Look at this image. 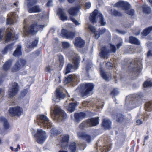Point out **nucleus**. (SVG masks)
<instances>
[{
  "label": "nucleus",
  "instance_id": "nucleus-1",
  "mask_svg": "<svg viewBox=\"0 0 152 152\" xmlns=\"http://www.w3.org/2000/svg\"><path fill=\"white\" fill-rule=\"evenodd\" d=\"M142 98L141 95L138 94H134L127 96L126 102V105L129 107L128 109L131 110L140 104Z\"/></svg>",
  "mask_w": 152,
  "mask_h": 152
},
{
  "label": "nucleus",
  "instance_id": "nucleus-2",
  "mask_svg": "<svg viewBox=\"0 0 152 152\" xmlns=\"http://www.w3.org/2000/svg\"><path fill=\"white\" fill-rule=\"evenodd\" d=\"M51 111H53V115L51 116L52 118L57 121L60 122L65 119L66 117V115L64 111L62 110L58 106L56 105L54 107H51Z\"/></svg>",
  "mask_w": 152,
  "mask_h": 152
},
{
  "label": "nucleus",
  "instance_id": "nucleus-3",
  "mask_svg": "<svg viewBox=\"0 0 152 152\" xmlns=\"http://www.w3.org/2000/svg\"><path fill=\"white\" fill-rule=\"evenodd\" d=\"M35 122L37 123L41 127L49 129L52 126V124L49 118L45 115H38Z\"/></svg>",
  "mask_w": 152,
  "mask_h": 152
},
{
  "label": "nucleus",
  "instance_id": "nucleus-4",
  "mask_svg": "<svg viewBox=\"0 0 152 152\" xmlns=\"http://www.w3.org/2000/svg\"><path fill=\"white\" fill-rule=\"evenodd\" d=\"M94 86V85L92 83H84L80 85V87H78L76 90H79L81 94L82 97H83L90 93L93 90Z\"/></svg>",
  "mask_w": 152,
  "mask_h": 152
},
{
  "label": "nucleus",
  "instance_id": "nucleus-5",
  "mask_svg": "<svg viewBox=\"0 0 152 152\" xmlns=\"http://www.w3.org/2000/svg\"><path fill=\"white\" fill-rule=\"evenodd\" d=\"M99 19V22L101 25L104 26L106 24V22L102 14L98 12L97 10H95L93 13L91 14L89 20L90 21L94 24L96 22L97 20Z\"/></svg>",
  "mask_w": 152,
  "mask_h": 152
},
{
  "label": "nucleus",
  "instance_id": "nucleus-6",
  "mask_svg": "<svg viewBox=\"0 0 152 152\" xmlns=\"http://www.w3.org/2000/svg\"><path fill=\"white\" fill-rule=\"evenodd\" d=\"M99 117L88 119L80 124L79 127L81 129H84L88 127L95 126L99 124Z\"/></svg>",
  "mask_w": 152,
  "mask_h": 152
},
{
  "label": "nucleus",
  "instance_id": "nucleus-7",
  "mask_svg": "<svg viewBox=\"0 0 152 152\" xmlns=\"http://www.w3.org/2000/svg\"><path fill=\"white\" fill-rule=\"evenodd\" d=\"M44 26V25H38L37 23H35L31 26L28 28L24 27V34H34L38 31H42Z\"/></svg>",
  "mask_w": 152,
  "mask_h": 152
},
{
  "label": "nucleus",
  "instance_id": "nucleus-8",
  "mask_svg": "<svg viewBox=\"0 0 152 152\" xmlns=\"http://www.w3.org/2000/svg\"><path fill=\"white\" fill-rule=\"evenodd\" d=\"M114 6L115 7H121L123 10H125V12L130 15H133L134 12L133 9H130V5L129 3L126 2L121 1L115 3Z\"/></svg>",
  "mask_w": 152,
  "mask_h": 152
},
{
  "label": "nucleus",
  "instance_id": "nucleus-9",
  "mask_svg": "<svg viewBox=\"0 0 152 152\" xmlns=\"http://www.w3.org/2000/svg\"><path fill=\"white\" fill-rule=\"evenodd\" d=\"M26 1L28 12L38 13L41 12V9L38 5L33 6L37 3V0H26Z\"/></svg>",
  "mask_w": 152,
  "mask_h": 152
},
{
  "label": "nucleus",
  "instance_id": "nucleus-10",
  "mask_svg": "<svg viewBox=\"0 0 152 152\" xmlns=\"http://www.w3.org/2000/svg\"><path fill=\"white\" fill-rule=\"evenodd\" d=\"M19 86L16 82H13L10 84L9 89L8 91V96L12 98L15 96L19 90Z\"/></svg>",
  "mask_w": 152,
  "mask_h": 152
},
{
  "label": "nucleus",
  "instance_id": "nucleus-11",
  "mask_svg": "<svg viewBox=\"0 0 152 152\" xmlns=\"http://www.w3.org/2000/svg\"><path fill=\"white\" fill-rule=\"evenodd\" d=\"M142 59L140 58H136L134 61L131 62V64L134 65L132 68V71L134 73H136L137 74L140 73L142 69Z\"/></svg>",
  "mask_w": 152,
  "mask_h": 152
},
{
  "label": "nucleus",
  "instance_id": "nucleus-12",
  "mask_svg": "<svg viewBox=\"0 0 152 152\" xmlns=\"http://www.w3.org/2000/svg\"><path fill=\"white\" fill-rule=\"evenodd\" d=\"M110 51L107 50V47L104 46L101 48V52L100 55L103 58L106 57L108 53L110 52L115 53L116 50V48L115 45H114L110 44Z\"/></svg>",
  "mask_w": 152,
  "mask_h": 152
},
{
  "label": "nucleus",
  "instance_id": "nucleus-13",
  "mask_svg": "<svg viewBox=\"0 0 152 152\" xmlns=\"http://www.w3.org/2000/svg\"><path fill=\"white\" fill-rule=\"evenodd\" d=\"M80 60L76 59V61H73L74 65L71 63H69L66 66V69L65 72V74L72 72L75 70H76L78 69L79 67V64Z\"/></svg>",
  "mask_w": 152,
  "mask_h": 152
},
{
  "label": "nucleus",
  "instance_id": "nucleus-14",
  "mask_svg": "<svg viewBox=\"0 0 152 152\" xmlns=\"http://www.w3.org/2000/svg\"><path fill=\"white\" fill-rule=\"evenodd\" d=\"M79 80V77L78 76L70 75L67 77L65 78L64 80V83H72L73 85H76L78 83Z\"/></svg>",
  "mask_w": 152,
  "mask_h": 152
},
{
  "label": "nucleus",
  "instance_id": "nucleus-15",
  "mask_svg": "<svg viewBox=\"0 0 152 152\" xmlns=\"http://www.w3.org/2000/svg\"><path fill=\"white\" fill-rule=\"evenodd\" d=\"M34 136L37 138V141L39 143H42L46 138L45 132L42 129H38Z\"/></svg>",
  "mask_w": 152,
  "mask_h": 152
},
{
  "label": "nucleus",
  "instance_id": "nucleus-16",
  "mask_svg": "<svg viewBox=\"0 0 152 152\" xmlns=\"http://www.w3.org/2000/svg\"><path fill=\"white\" fill-rule=\"evenodd\" d=\"M26 60L20 59L17 61L14 66L12 71L14 72L17 71L22 68L26 64Z\"/></svg>",
  "mask_w": 152,
  "mask_h": 152
},
{
  "label": "nucleus",
  "instance_id": "nucleus-17",
  "mask_svg": "<svg viewBox=\"0 0 152 152\" xmlns=\"http://www.w3.org/2000/svg\"><path fill=\"white\" fill-rule=\"evenodd\" d=\"M7 32V34L6 36V41L8 42L11 40H14L17 39L16 37L15 36L14 34L13 29L11 27L8 28L6 30Z\"/></svg>",
  "mask_w": 152,
  "mask_h": 152
},
{
  "label": "nucleus",
  "instance_id": "nucleus-18",
  "mask_svg": "<svg viewBox=\"0 0 152 152\" xmlns=\"http://www.w3.org/2000/svg\"><path fill=\"white\" fill-rule=\"evenodd\" d=\"M9 111L10 114L13 116H19L21 115L22 112V110L18 106L11 107L9 109Z\"/></svg>",
  "mask_w": 152,
  "mask_h": 152
},
{
  "label": "nucleus",
  "instance_id": "nucleus-19",
  "mask_svg": "<svg viewBox=\"0 0 152 152\" xmlns=\"http://www.w3.org/2000/svg\"><path fill=\"white\" fill-rule=\"evenodd\" d=\"M61 33L62 37L66 39H72L75 36V34L73 32L68 31L64 29L62 30Z\"/></svg>",
  "mask_w": 152,
  "mask_h": 152
},
{
  "label": "nucleus",
  "instance_id": "nucleus-20",
  "mask_svg": "<svg viewBox=\"0 0 152 152\" xmlns=\"http://www.w3.org/2000/svg\"><path fill=\"white\" fill-rule=\"evenodd\" d=\"M7 23L8 24H12L14 22L15 20L17 17V15L15 12H12L9 14L7 16Z\"/></svg>",
  "mask_w": 152,
  "mask_h": 152
},
{
  "label": "nucleus",
  "instance_id": "nucleus-21",
  "mask_svg": "<svg viewBox=\"0 0 152 152\" xmlns=\"http://www.w3.org/2000/svg\"><path fill=\"white\" fill-rule=\"evenodd\" d=\"M66 55L69 57V60H72L73 61H76V59L80 60L78 55L76 54L72 50H70L69 51L66 53Z\"/></svg>",
  "mask_w": 152,
  "mask_h": 152
},
{
  "label": "nucleus",
  "instance_id": "nucleus-22",
  "mask_svg": "<svg viewBox=\"0 0 152 152\" xmlns=\"http://www.w3.org/2000/svg\"><path fill=\"white\" fill-rule=\"evenodd\" d=\"M69 136L68 135H64L62 137L61 141V147L64 149L67 148L68 146V142L69 141Z\"/></svg>",
  "mask_w": 152,
  "mask_h": 152
},
{
  "label": "nucleus",
  "instance_id": "nucleus-23",
  "mask_svg": "<svg viewBox=\"0 0 152 152\" xmlns=\"http://www.w3.org/2000/svg\"><path fill=\"white\" fill-rule=\"evenodd\" d=\"M61 90L59 89H57L56 90V97L54 98L53 101L56 102H58V100L62 99L64 98L65 95L62 92H61Z\"/></svg>",
  "mask_w": 152,
  "mask_h": 152
},
{
  "label": "nucleus",
  "instance_id": "nucleus-24",
  "mask_svg": "<svg viewBox=\"0 0 152 152\" xmlns=\"http://www.w3.org/2000/svg\"><path fill=\"white\" fill-rule=\"evenodd\" d=\"M86 115V114L83 112L75 113L74 114L75 121L78 123L80 120L85 117Z\"/></svg>",
  "mask_w": 152,
  "mask_h": 152
},
{
  "label": "nucleus",
  "instance_id": "nucleus-25",
  "mask_svg": "<svg viewBox=\"0 0 152 152\" xmlns=\"http://www.w3.org/2000/svg\"><path fill=\"white\" fill-rule=\"evenodd\" d=\"M85 44L84 41L80 37H78L76 38L75 42V46L82 48L84 46Z\"/></svg>",
  "mask_w": 152,
  "mask_h": 152
},
{
  "label": "nucleus",
  "instance_id": "nucleus-26",
  "mask_svg": "<svg viewBox=\"0 0 152 152\" xmlns=\"http://www.w3.org/2000/svg\"><path fill=\"white\" fill-rule=\"evenodd\" d=\"M39 42V39L37 38L35 39L30 44V43L27 42L26 44V47L28 49H31L36 47Z\"/></svg>",
  "mask_w": 152,
  "mask_h": 152
},
{
  "label": "nucleus",
  "instance_id": "nucleus-27",
  "mask_svg": "<svg viewBox=\"0 0 152 152\" xmlns=\"http://www.w3.org/2000/svg\"><path fill=\"white\" fill-rule=\"evenodd\" d=\"M111 122L107 118L103 120L102 123V125L105 129H109L111 127Z\"/></svg>",
  "mask_w": 152,
  "mask_h": 152
},
{
  "label": "nucleus",
  "instance_id": "nucleus-28",
  "mask_svg": "<svg viewBox=\"0 0 152 152\" xmlns=\"http://www.w3.org/2000/svg\"><path fill=\"white\" fill-rule=\"evenodd\" d=\"M78 135L79 137L86 140L88 143L91 141V137L89 135L83 132H79L78 134Z\"/></svg>",
  "mask_w": 152,
  "mask_h": 152
},
{
  "label": "nucleus",
  "instance_id": "nucleus-29",
  "mask_svg": "<svg viewBox=\"0 0 152 152\" xmlns=\"http://www.w3.org/2000/svg\"><path fill=\"white\" fill-rule=\"evenodd\" d=\"M58 13L60 16V19L62 21L66 20L67 17L65 15L64 10L63 9L59 8L58 10Z\"/></svg>",
  "mask_w": 152,
  "mask_h": 152
},
{
  "label": "nucleus",
  "instance_id": "nucleus-30",
  "mask_svg": "<svg viewBox=\"0 0 152 152\" xmlns=\"http://www.w3.org/2000/svg\"><path fill=\"white\" fill-rule=\"evenodd\" d=\"M12 60L10 59L7 61L3 66V69L5 71L8 70L11 67L12 62Z\"/></svg>",
  "mask_w": 152,
  "mask_h": 152
},
{
  "label": "nucleus",
  "instance_id": "nucleus-31",
  "mask_svg": "<svg viewBox=\"0 0 152 152\" xmlns=\"http://www.w3.org/2000/svg\"><path fill=\"white\" fill-rule=\"evenodd\" d=\"M78 10L77 7H72L69 9L68 12L70 15L75 16L77 13Z\"/></svg>",
  "mask_w": 152,
  "mask_h": 152
},
{
  "label": "nucleus",
  "instance_id": "nucleus-32",
  "mask_svg": "<svg viewBox=\"0 0 152 152\" xmlns=\"http://www.w3.org/2000/svg\"><path fill=\"white\" fill-rule=\"evenodd\" d=\"M129 42L132 44L139 45L140 42L139 40L133 36H130L129 38Z\"/></svg>",
  "mask_w": 152,
  "mask_h": 152
},
{
  "label": "nucleus",
  "instance_id": "nucleus-33",
  "mask_svg": "<svg viewBox=\"0 0 152 152\" xmlns=\"http://www.w3.org/2000/svg\"><path fill=\"white\" fill-rule=\"evenodd\" d=\"M0 121L2 122L3 124L4 128L5 129H7L10 127L9 124L5 118L3 117H0Z\"/></svg>",
  "mask_w": 152,
  "mask_h": 152
},
{
  "label": "nucleus",
  "instance_id": "nucleus-34",
  "mask_svg": "<svg viewBox=\"0 0 152 152\" xmlns=\"http://www.w3.org/2000/svg\"><path fill=\"white\" fill-rule=\"evenodd\" d=\"M111 145L110 143L108 142L107 144L102 148V152H107L110 149Z\"/></svg>",
  "mask_w": 152,
  "mask_h": 152
},
{
  "label": "nucleus",
  "instance_id": "nucleus-35",
  "mask_svg": "<svg viewBox=\"0 0 152 152\" xmlns=\"http://www.w3.org/2000/svg\"><path fill=\"white\" fill-rule=\"evenodd\" d=\"M76 106V104L75 103H69L67 108L68 111L70 113L73 112L75 110Z\"/></svg>",
  "mask_w": 152,
  "mask_h": 152
},
{
  "label": "nucleus",
  "instance_id": "nucleus-36",
  "mask_svg": "<svg viewBox=\"0 0 152 152\" xmlns=\"http://www.w3.org/2000/svg\"><path fill=\"white\" fill-rule=\"evenodd\" d=\"M21 46L20 45L17 46L16 50L14 51L13 55L15 56H18L21 54Z\"/></svg>",
  "mask_w": 152,
  "mask_h": 152
},
{
  "label": "nucleus",
  "instance_id": "nucleus-37",
  "mask_svg": "<svg viewBox=\"0 0 152 152\" xmlns=\"http://www.w3.org/2000/svg\"><path fill=\"white\" fill-rule=\"evenodd\" d=\"M14 43H12L6 46L4 49L2 51V53L3 54H5L7 51L12 50L13 49V46Z\"/></svg>",
  "mask_w": 152,
  "mask_h": 152
},
{
  "label": "nucleus",
  "instance_id": "nucleus-38",
  "mask_svg": "<svg viewBox=\"0 0 152 152\" xmlns=\"http://www.w3.org/2000/svg\"><path fill=\"white\" fill-rule=\"evenodd\" d=\"M152 30V26H150L145 29L141 33V34L144 36L148 35Z\"/></svg>",
  "mask_w": 152,
  "mask_h": 152
},
{
  "label": "nucleus",
  "instance_id": "nucleus-39",
  "mask_svg": "<svg viewBox=\"0 0 152 152\" xmlns=\"http://www.w3.org/2000/svg\"><path fill=\"white\" fill-rule=\"evenodd\" d=\"M88 28L90 30L95 34L96 38L98 39L99 37V35L97 34V31H96L95 27L91 25H89Z\"/></svg>",
  "mask_w": 152,
  "mask_h": 152
},
{
  "label": "nucleus",
  "instance_id": "nucleus-40",
  "mask_svg": "<svg viewBox=\"0 0 152 152\" xmlns=\"http://www.w3.org/2000/svg\"><path fill=\"white\" fill-rule=\"evenodd\" d=\"M101 75L102 77L106 81H108L109 80V77L107 75V74L104 72L102 68H100Z\"/></svg>",
  "mask_w": 152,
  "mask_h": 152
},
{
  "label": "nucleus",
  "instance_id": "nucleus-41",
  "mask_svg": "<svg viewBox=\"0 0 152 152\" xmlns=\"http://www.w3.org/2000/svg\"><path fill=\"white\" fill-rule=\"evenodd\" d=\"M145 108L146 111H152V101H150L146 103L145 104Z\"/></svg>",
  "mask_w": 152,
  "mask_h": 152
},
{
  "label": "nucleus",
  "instance_id": "nucleus-42",
  "mask_svg": "<svg viewBox=\"0 0 152 152\" xmlns=\"http://www.w3.org/2000/svg\"><path fill=\"white\" fill-rule=\"evenodd\" d=\"M76 144L74 142L71 143L69 146V149L71 152H75L76 148Z\"/></svg>",
  "mask_w": 152,
  "mask_h": 152
},
{
  "label": "nucleus",
  "instance_id": "nucleus-43",
  "mask_svg": "<svg viewBox=\"0 0 152 152\" xmlns=\"http://www.w3.org/2000/svg\"><path fill=\"white\" fill-rule=\"evenodd\" d=\"M50 132L53 136H56L58 134H59L60 133V132L57 130L56 128H53L51 129Z\"/></svg>",
  "mask_w": 152,
  "mask_h": 152
},
{
  "label": "nucleus",
  "instance_id": "nucleus-44",
  "mask_svg": "<svg viewBox=\"0 0 152 152\" xmlns=\"http://www.w3.org/2000/svg\"><path fill=\"white\" fill-rule=\"evenodd\" d=\"M142 9L143 12L145 13L149 14L151 12L150 8L146 5H143Z\"/></svg>",
  "mask_w": 152,
  "mask_h": 152
},
{
  "label": "nucleus",
  "instance_id": "nucleus-45",
  "mask_svg": "<svg viewBox=\"0 0 152 152\" xmlns=\"http://www.w3.org/2000/svg\"><path fill=\"white\" fill-rule=\"evenodd\" d=\"M124 119V117L122 114L119 113L117 115L116 121L118 122H121Z\"/></svg>",
  "mask_w": 152,
  "mask_h": 152
},
{
  "label": "nucleus",
  "instance_id": "nucleus-46",
  "mask_svg": "<svg viewBox=\"0 0 152 152\" xmlns=\"http://www.w3.org/2000/svg\"><path fill=\"white\" fill-rule=\"evenodd\" d=\"M152 86V83L150 81H146L144 82L143 84L144 88L151 87Z\"/></svg>",
  "mask_w": 152,
  "mask_h": 152
},
{
  "label": "nucleus",
  "instance_id": "nucleus-47",
  "mask_svg": "<svg viewBox=\"0 0 152 152\" xmlns=\"http://www.w3.org/2000/svg\"><path fill=\"white\" fill-rule=\"evenodd\" d=\"M142 118V115L140 114H138L136 118L137 119V120L136 121V123L137 125H139L141 124L142 123V121H141V119H141Z\"/></svg>",
  "mask_w": 152,
  "mask_h": 152
},
{
  "label": "nucleus",
  "instance_id": "nucleus-48",
  "mask_svg": "<svg viewBox=\"0 0 152 152\" xmlns=\"http://www.w3.org/2000/svg\"><path fill=\"white\" fill-rule=\"evenodd\" d=\"M112 13L113 15L115 16H121L122 15L120 12L115 10H113L112 12Z\"/></svg>",
  "mask_w": 152,
  "mask_h": 152
},
{
  "label": "nucleus",
  "instance_id": "nucleus-49",
  "mask_svg": "<svg viewBox=\"0 0 152 152\" xmlns=\"http://www.w3.org/2000/svg\"><path fill=\"white\" fill-rule=\"evenodd\" d=\"M119 92L116 89H113L111 92V95L113 96H116L118 94Z\"/></svg>",
  "mask_w": 152,
  "mask_h": 152
},
{
  "label": "nucleus",
  "instance_id": "nucleus-50",
  "mask_svg": "<svg viewBox=\"0 0 152 152\" xmlns=\"http://www.w3.org/2000/svg\"><path fill=\"white\" fill-rule=\"evenodd\" d=\"M10 149L12 151H13L14 152H18L20 148V146L18 144L17 145V147L16 148H14L12 147H10Z\"/></svg>",
  "mask_w": 152,
  "mask_h": 152
},
{
  "label": "nucleus",
  "instance_id": "nucleus-51",
  "mask_svg": "<svg viewBox=\"0 0 152 152\" xmlns=\"http://www.w3.org/2000/svg\"><path fill=\"white\" fill-rule=\"evenodd\" d=\"M62 46L63 48H67L70 46L69 44L67 42H62Z\"/></svg>",
  "mask_w": 152,
  "mask_h": 152
},
{
  "label": "nucleus",
  "instance_id": "nucleus-52",
  "mask_svg": "<svg viewBox=\"0 0 152 152\" xmlns=\"http://www.w3.org/2000/svg\"><path fill=\"white\" fill-rule=\"evenodd\" d=\"M106 66L107 68L111 69L113 67V64L109 62H107L106 64Z\"/></svg>",
  "mask_w": 152,
  "mask_h": 152
},
{
  "label": "nucleus",
  "instance_id": "nucleus-53",
  "mask_svg": "<svg viewBox=\"0 0 152 152\" xmlns=\"http://www.w3.org/2000/svg\"><path fill=\"white\" fill-rule=\"evenodd\" d=\"M59 59L60 63V65H62L64 62V59L63 56L62 55H59Z\"/></svg>",
  "mask_w": 152,
  "mask_h": 152
},
{
  "label": "nucleus",
  "instance_id": "nucleus-54",
  "mask_svg": "<svg viewBox=\"0 0 152 152\" xmlns=\"http://www.w3.org/2000/svg\"><path fill=\"white\" fill-rule=\"evenodd\" d=\"M70 18L71 20H72L76 25H79L80 24V23L73 17H70Z\"/></svg>",
  "mask_w": 152,
  "mask_h": 152
},
{
  "label": "nucleus",
  "instance_id": "nucleus-55",
  "mask_svg": "<svg viewBox=\"0 0 152 152\" xmlns=\"http://www.w3.org/2000/svg\"><path fill=\"white\" fill-rule=\"evenodd\" d=\"M99 33H98V32L97 31V34H99V35H102L105 32L106 29L104 28H103L100 30L99 29Z\"/></svg>",
  "mask_w": 152,
  "mask_h": 152
},
{
  "label": "nucleus",
  "instance_id": "nucleus-56",
  "mask_svg": "<svg viewBox=\"0 0 152 152\" xmlns=\"http://www.w3.org/2000/svg\"><path fill=\"white\" fill-rule=\"evenodd\" d=\"M28 90L26 89L22 90L21 92V95L22 97H24L27 94Z\"/></svg>",
  "mask_w": 152,
  "mask_h": 152
},
{
  "label": "nucleus",
  "instance_id": "nucleus-57",
  "mask_svg": "<svg viewBox=\"0 0 152 152\" xmlns=\"http://www.w3.org/2000/svg\"><path fill=\"white\" fill-rule=\"evenodd\" d=\"M79 146H80V148L81 150H83L86 147V145L85 143H80L79 144Z\"/></svg>",
  "mask_w": 152,
  "mask_h": 152
},
{
  "label": "nucleus",
  "instance_id": "nucleus-58",
  "mask_svg": "<svg viewBox=\"0 0 152 152\" xmlns=\"http://www.w3.org/2000/svg\"><path fill=\"white\" fill-rule=\"evenodd\" d=\"M53 69L51 67L48 66L46 68L45 70L46 72H50Z\"/></svg>",
  "mask_w": 152,
  "mask_h": 152
},
{
  "label": "nucleus",
  "instance_id": "nucleus-59",
  "mask_svg": "<svg viewBox=\"0 0 152 152\" xmlns=\"http://www.w3.org/2000/svg\"><path fill=\"white\" fill-rule=\"evenodd\" d=\"M92 66V65L91 64H87L86 67V70L87 72H88V71L91 68Z\"/></svg>",
  "mask_w": 152,
  "mask_h": 152
},
{
  "label": "nucleus",
  "instance_id": "nucleus-60",
  "mask_svg": "<svg viewBox=\"0 0 152 152\" xmlns=\"http://www.w3.org/2000/svg\"><path fill=\"white\" fill-rule=\"evenodd\" d=\"M6 75V74H5L4 76H3V75H1L0 77V85L3 82L4 80V77Z\"/></svg>",
  "mask_w": 152,
  "mask_h": 152
},
{
  "label": "nucleus",
  "instance_id": "nucleus-61",
  "mask_svg": "<svg viewBox=\"0 0 152 152\" xmlns=\"http://www.w3.org/2000/svg\"><path fill=\"white\" fill-rule=\"evenodd\" d=\"M85 6L87 9L89 8L91 6V3L90 2L86 3L85 4Z\"/></svg>",
  "mask_w": 152,
  "mask_h": 152
},
{
  "label": "nucleus",
  "instance_id": "nucleus-62",
  "mask_svg": "<svg viewBox=\"0 0 152 152\" xmlns=\"http://www.w3.org/2000/svg\"><path fill=\"white\" fill-rule=\"evenodd\" d=\"M116 31L118 33L121 34H124L126 33V32L125 31H121V30H116Z\"/></svg>",
  "mask_w": 152,
  "mask_h": 152
},
{
  "label": "nucleus",
  "instance_id": "nucleus-63",
  "mask_svg": "<svg viewBox=\"0 0 152 152\" xmlns=\"http://www.w3.org/2000/svg\"><path fill=\"white\" fill-rule=\"evenodd\" d=\"M52 2V1L51 0H50L47 3L46 5L47 6L50 7L51 6V4Z\"/></svg>",
  "mask_w": 152,
  "mask_h": 152
},
{
  "label": "nucleus",
  "instance_id": "nucleus-64",
  "mask_svg": "<svg viewBox=\"0 0 152 152\" xmlns=\"http://www.w3.org/2000/svg\"><path fill=\"white\" fill-rule=\"evenodd\" d=\"M61 150L59 151L58 152H68L67 151H66V148L64 149V148H62L61 147Z\"/></svg>",
  "mask_w": 152,
  "mask_h": 152
}]
</instances>
